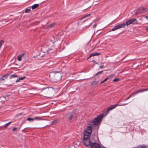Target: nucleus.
I'll return each mask as SVG.
<instances>
[{
    "mask_svg": "<svg viewBox=\"0 0 148 148\" xmlns=\"http://www.w3.org/2000/svg\"><path fill=\"white\" fill-rule=\"evenodd\" d=\"M4 43V41L3 40H1L0 41V48L1 47L2 44Z\"/></svg>",
    "mask_w": 148,
    "mask_h": 148,
    "instance_id": "412c9836",
    "label": "nucleus"
},
{
    "mask_svg": "<svg viewBox=\"0 0 148 148\" xmlns=\"http://www.w3.org/2000/svg\"><path fill=\"white\" fill-rule=\"evenodd\" d=\"M19 80H20V79H18H18H17L16 80V82H17L18 81H19Z\"/></svg>",
    "mask_w": 148,
    "mask_h": 148,
    "instance_id": "a19ab883",
    "label": "nucleus"
},
{
    "mask_svg": "<svg viewBox=\"0 0 148 148\" xmlns=\"http://www.w3.org/2000/svg\"><path fill=\"white\" fill-rule=\"evenodd\" d=\"M17 128L16 127L12 129V132H14L17 130Z\"/></svg>",
    "mask_w": 148,
    "mask_h": 148,
    "instance_id": "72a5a7b5",
    "label": "nucleus"
},
{
    "mask_svg": "<svg viewBox=\"0 0 148 148\" xmlns=\"http://www.w3.org/2000/svg\"><path fill=\"white\" fill-rule=\"evenodd\" d=\"M10 96V95H5V97H3L4 98H5V97H8L9 96Z\"/></svg>",
    "mask_w": 148,
    "mask_h": 148,
    "instance_id": "e433bc0d",
    "label": "nucleus"
},
{
    "mask_svg": "<svg viewBox=\"0 0 148 148\" xmlns=\"http://www.w3.org/2000/svg\"><path fill=\"white\" fill-rule=\"evenodd\" d=\"M126 56H125L123 59H124L125 58H126Z\"/></svg>",
    "mask_w": 148,
    "mask_h": 148,
    "instance_id": "49530a36",
    "label": "nucleus"
},
{
    "mask_svg": "<svg viewBox=\"0 0 148 148\" xmlns=\"http://www.w3.org/2000/svg\"><path fill=\"white\" fill-rule=\"evenodd\" d=\"M8 75H9V74L7 73L5 75H3V76L5 78H7L8 77Z\"/></svg>",
    "mask_w": 148,
    "mask_h": 148,
    "instance_id": "a878e982",
    "label": "nucleus"
},
{
    "mask_svg": "<svg viewBox=\"0 0 148 148\" xmlns=\"http://www.w3.org/2000/svg\"><path fill=\"white\" fill-rule=\"evenodd\" d=\"M25 77H21L20 78H18V79H20V80H22L25 79Z\"/></svg>",
    "mask_w": 148,
    "mask_h": 148,
    "instance_id": "c756f323",
    "label": "nucleus"
},
{
    "mask_svg": "<svg viewBox=\"0 0 148 148\" xmlns=\"http://www.w3.org/2000/svg\"><path fill=\"white\" fill-rule=\"evenodd\" d=\"M125 23H123L122 24L118 25L115 26L114 28H112L111 30L110 31V32L115 31L119 29L120 28H124L125 27Z\"/></svg>",
    "mask_w": 148,
    "mask_h": 148,
    "instance_id": "39448f33",
    "label": "nucleus"
},
{
    "mask_svg": "<svg viewBox=\"0 0 148 148\" xmlns=\"http://www.w3.org/2000/svg\"><path fill=\"white\" fill-rule=\"evenodd\" d=\"M12 122V121H11L8 123H6L5 125H4V127H6L8 125H9V124H10Z\"/></svg>",
    "mask_w": 148,
    "mask_h": 148,
    "instance_id": "b1692460",
    "label": "nucleus"
},
{
    "mask_svg": "<svg viewBox=\"0 0 148 148\" xmlns=\"http://www.w3.org/2000/svg\"><path fill=\"white\" fill-rule=\"evenodd\" d=\"M90 137V136L88 135H84L83 143L87 147L91 145Z\"/></svg>",
    "mask_w": 148,
    "mask_h": 148,
    "instance_id": "f03ea898",
    "label": "nucleus"
},
{
    "mask_svg": "<svg viewBox=\"0 0 148 148\" xmlns=\"http://www.w3.org/2000/svg\"><path fill=\"white\" fill-rule=\"evenodd\" d=\"M27 119V120L29 121H33L34 120V118H32L29 117Z\"/></svg>",
    "mask_w": 148,
    "mask_h": 148,
    "instance_id": "5701e85b",
    "label": "nucleus"
},
{
    "mask_svg": "<svg viewBox=\"0 0 148 148\" xmlns=\"http://www.w3.org/2000/svg\"><path fill=\"white\" fill-rule=\"evenodd\" d=\"M137 94V91L133 92L130 95L132 97L134 96L135 95Z\"/></svg>",
    "mask_w": 148,
    "mask_h": 148,
    "instance_id": "aec40b11",
    "label": "nucleus"
},
{
    "mask_svg": "<svg viewBox=\"0 0 148 148\" xmlns=\"http://www.w3.org/2000/svg\"><path fill=\"white\" fill-rule=\"evenodd\" d=\"M50 91L49 89V88L47 87L42 89L41 91L42 95L44 97H46V95L49 93Z\"/></svg>",
    "mask_w": 148,
    "mask_h": 148,
    "instance_id": "0eeeda50",
    "label": "nucleus"
},
{
    "mask_svg": "<svg viewBox=\"0 0 148 148\" xmlns=\"http://www.w3.org/2000/svg\"><path fill=\"white\" fill-rule=\"evenodd\" d=\"M138 22L136 19L132 18L127 21L126 22L125 25L128 26L130 24H138Z\"/></svg>",
    "mask_w": 148,
    "mask_h": 148,
    "instance_id": "20e7f679",
    "label": "nucleus"
},
{
    "mask_svg": "<svg viewBox=\"0 0 148 148\" xmlns=\"http://www.w3.org/2000/svg\"><path fill=\"white\" fill-rule=\"evenodd\" d=\"M34 119H38L39 120H41V119L40 117H35L34 118Z\"/></svg>",
    "mask_w": 148,
    "mask_h": 148,
    "instance_id": "cd10ccee",
    "label": "nucleus"
},
{
    "mask_svg": "<svg viewBox=\"0 0 148 148\" xmlns=\"http://www.w3.org/2000/svg\"><path fill=\"white\" fill-rule=\"evenodd\" d=\"M3 76L0 79H2V80H4V79L3 78Z\"/></svg>",
    "mask_w": 148,
    "mask_h": 148,
    "instance_id": "ea45409f",
    "label": "nucleus"
},
{
    "mask_svg": "<svg viewBox=\"0 0 148 148\" xmlns=\"http://www.w3.org/2000/svg\"><path fill=\"white\" fill-rule=\"evenodd\" d=\"M24 55L23 54L19 55L17 56V59L18 61H21L22 60L21 57H22Z\"/></svg>",
    "mask_w": 148,
    "mask_h": 148,
    "instance_id": "dca6fc26",
    "label": "nucleus"
},
{
    "mask_svg": "<svg viewBox=\"0 0 148 148\" xmlns=\"http://www.w3.org/2000/svg\"><path fill=\"white\" fill-rule=\"evenodd\" d=\"M119 80H120V79L119 78H116V79H114L113 80V81L114 82H117V81H119Z\"/></svg>",
    "mask_w": 148,
    "mask_h": 148,
    "instance_id": "bb28decb",
    "label": "nucleus"
},
{
    "mask_svg": "<svg viewBox=\"0 0 148 148\" xmlns=\"http://www.w3.org/2000/svg\"><path fill=\"white\" fill-rule=\"evenodd\" d=\"M101 145L97 143H92L91 145V148H100Z\"/></svg>",
    "mask_w": 148,
    "mask_h": 148,
    "instance_id": "9d476101",
    "label": "nucleus"
},
{
    "mask_svg": "<svg viewBox=\"0 0 148 148\" xmlns=\"http://www.w3.org/2000/svg\"><path fill=\"white\" fill-rule=\"evenodd\" d=\"M30 11V9H27L25 10V13L29 12V11Z\"/></svg>",
    "mask_w": 148,
    "mask_h": 148,
    "instance_id": "393cba45",
    "label": "nucleus"
},
{
    "mask_svg": "<svg viewBox=\"0 0 148 148\" xmlns=\"http://www.w3.org/2000/svg\"><path fill=\"white\" fill-rule=\"evenodd\" d=\"M132 96H131V95H130V96L128 97L127 98H126V99H125V100H127L128 99L131 97Z\"/></svg>",
    "mask_w": 148,
    "mask_h": 148,
    "instance_id": "c9c22d12",
    "label": "nucleus"
},
{
    "mask_svg": "<svg viewBox=\"0 0 148 148\" xmlns=\"http://www.w3.org/2000/svg\"><path fill=\"white\" fill-rule=\"evenodd\" d=\"M22 114H23V113H20V114H19V115H22Z\"/></svg>",
    "mask_w": 148,
    "mask_h": 148,
    "instance_id": "79ce46f5",
    "label": "nucleus"
},
{
    "mask_svg": "<svg viewBox=\"0 0 148 148\" xmlns=\"http://www.w3.org/2000/svg\"><path fill=\"white\" fill-rule=\"evenodd\" d=\"M51 75L54 76L56 79H61L62 77V75L60 72L53 71L51 73Z\"/></svg>",
    "mask_w": 148,
    "mask_h": 148,
    "instance_id": "7ed1b4c3",
    "label": "nucleus"
},
{
    "mask_svg": "<svg viewBox=\"0 0 148 148\" xmlns=\"http://www.w3.org/2000/svg\"><path fill=\"white\" fill-rule=\"evenodd\" d=\"M127 103H123L121 104V105H118L117 104L114 105H112L110 106V107L109 108L108 110H107V113L110 111L111 110H112V109H114L116 107L118 106H124L126 105L127 104Z\"/></svg>",
    "mask_w": 148,
    "mask_h": 148,
    "instance_id": "6e6552de",
    "label": "nucleus"
},
{
    "mask_svg": "<svg viewBox=\"0 0 148 148\" xmlns=\"http://www.w3.org/2000/svg\"><path fill=\"white\" fill-rule=\"evenodd\" d=\"M125 23H123L122 24L118 25L115 26L114 28H112L111 30L110 31V32L115 31L119 29L120 28H124L125 27Z\"/></svg>",
    "mask_w": 148,
    "mask_h": 148,
    "instance_id": "423d86ee",
    "label": "nucleus"
},
{
    "mask_svg": "<svg viewBox=\"0 0 148 148\" xmlns=\"http://www.w3.org/2000/svg\"><path fill=\"white\" fill-rule=\"evenodd\" d=\"M39 5V4H35L32 6V9H35L37 8Z\"/></svg>",
    "mask_w": 148,
    "mask_h": 148,
    "instance_id": "2eb2a0df",
    "label": "nucleus"
},
{
    "mask_svg": "<svg viewBox=\"0 0 148 148\" xmlns=\"http://www.w3.org/2000/svg\"><path fill=\"white\" fill-rule=\"evenodd\" d=\"M66 117L69 121L72 120L75 118V115L74 114H69L66 115Z\"/></svg>",
    "mask_w": 148,
    "mask_h": 148,
    "instance_id": "1a4fd4ad",
    "label": "nucleus"
},
{
    "mask_svg": "<svg viewBox=\"0 0 148 148\" xmlns=\"http://www.w3.org/2000/svg\"><path fill=\"white\" fill-rule=\"evenodd\" d=\"M101 54V53H97V52H95L93 53H92L91 54L88 58V59L90 58V57H91L92 56H97V55H99Z\"/></svg>",
    "mask_w": 148,
    "mask_h": 148,
    "instance_id": "ddd939ff",
    "label": "nucleus"
},
{
    "mask_svg": "<svg viewBox=\"0 0 148 148\" xmlns=\"http://www.w3.org/2000/svg\"><path fill=\"white\" fill-rule=\"evenodd\" d=\"M56 25V23H53L50 24L49 27H53L54 26Z\"/></svg>",
    "mask_w": 148,
    "mask_h": 148,
    "instance_id": "a211bd4d",
    "label": "nucleus"
},
{
    "mask_svg": "<svg viewBox=\"0 0 148 148\" xmlns=\"http://www.w3.org/2000/svg\"><path fill=\"white\" fill-rule=\"evenodd\" d=\"M114 77V75L112 74V75H111L110 76H108V77L110 78H110L113 77Z\"/></svg>",
    "mask_w": 148,
    "mask_h": 148,
    "instance_id": "7c9ffc66",
    "label": "nucleus"
},
{
    "mask_svg": "<svg viewBox=\"0 0 148 148\" xmlns=\"http://www.w3.org/2000/svg\"><path fill=\"white\" fill-rule=\"evenodd\" d=\"M146 18L148 19V16H146Z\"/></svg>",
    "mask_w": 148,
    "mask_h": 148,
    "instance_id": "a18cd8bd",
    "label": "nucleus"
},
{
    "mask_svg": "<svg viewBox=\"0 0 148 148\" xmlns=\"http://www.w3.org/2000/svg\"><path fill=\"white\" fill-rule=\"evenodd\" d=\"M98 82L97 81H94L92 82V85L94 86H95L97 84Z\"/></svg>",
    "mask_w": 148,
    "mask_h": 148,
    "instance_id": "f3484780",
    "label": "nucleus"
},
{
    "mask_svg": "<svg viewBox=\"0 0 148 148\" xmlns=\"http://www.w3.org/2000/svg\"><path fill=\"white\" fill-rule=\"evenodd\" d=\"M97 24H95L93 25V26L94 27H95L97 26Z\"/></svg>",
    "mask_w": 148,
    "mask_h": 148,
    "instance_id": "58836bf2",
    "label": "nucleus"
},
{
    "mask_svg": "<svg viewBox=\"0 0 148 148\" xmlns=\"http://www.w3.org/2000/svg\"><path fill=\"white\" fill-rule=\"evenodd\" d=\"M148 91V88L146 89H143L139 90L137 91V93L139 92H143Z\"/></svg>",
    "mask_w": 148,
    "mask_h": 148,
    "instance_id": "4468645a",
    "label": "nucleus"
},
{
    "mask_svg": "<svg viewBox=\"0 0 148 148\" xmlns=\"http://www.w3.org/2000/svg\"><path fill=\"white\" fill-rule=\"evenodd\" d=\"M90 14H88L87 15H85V16H84L83 17V18H85L86 17H87L88 16H90Z\"/></svg>",
    "mask_w": 148,
    "mask_h": 148,
    "instance_id": "2f4dec72",
    "label": "nucleus"
},
{
    "mask_svg": "<svg viewBox=\"0 0 148 148\" xmlns=\"http://www.w3.org/2000/svg\"><path fill=\"white\" fill-rule=\"evenodd\" d=\"M18 77L16 75H12L10 77V78L11 79L12 78H13L14 77Z\"/></svg>",
    "mask_w": 148,
    "mask_h": 148,
    "instance_id": "4be33fe9",
    "label": "nucleus"
},
{
    "mask_svg": "<svg viewBox=\"0 0 148 148\" xmlns=\"http://www.w3.org/2000/svg\"><path fill=\"white\" fill-rule=\"evenodd\" d=\"M135 148H139V147H138V146L136 147H135Z\"/></svg>",
    "mask_w": 148,
    "mask_h": 148,
    "instance_id": "de8ad7c7",
    "label": "nucleus"
},
{
    "mask_svg": "<svg viewBox=\"0 0 148 148\" xmlns=\"http://www.w3.org/2000/svg\"><path fill=\"white\" fill-rule=\"evenodd\" d=\"M110 79V78L108 77L107 78H106L105 79H104L103 81H102L101 83V84L103 83L104 82H105L107 81L108 79Z\"/></svg>",
    "mask_w": 148,
    "mask_h": 148,
    "instance_id": "6ab92c4d",
    "label": "nucleus"
},
{
    "mask_svg": "<svg viewBox=\"0 0 148 148\" xmlns=\"http://www.w3.org/2000/svg\"><path fill=\"white\" fill-rule=\"evenodd\" d=\"M140 13H144L147 11V8H140L138 9Z\"/></svg>",
    "mask_w": 148,
    "mask_h": 148,
    "instance_id": "f8f14e48",
    "label": "nucleus"
},
{
    "mask_svg": "<svg viewBox=\"0 0 148 148\" xmlns=\"http://www.w3.org/2000/svg\"><path fill=\"white\" fill-rule=\"evenodd\" d=\"M139 148H145L146 147L145 146H138Z\"/></svg>",
    "mask_w": 148,
    "mask_h": 148,
    "instance_id": "473e14b6",
    "label": "nucleus"
},
{
    "mask_svg": "<svg viewBox=\"0 0 148 148\" xmlns=\"http://www.w3.org/2000/svg\"><path fill=\"white\" fill-rule=\"evenodd\" d=\"M83 24L84 26L87 27L90 26L91 24V23L90 21V20H87L83 22Z\"/></svg>",
    "mask_w": 148,
    "mask_h": 148,
    "instance_id": "9b49d317",
    "label": "nucleus"
},
{
    "mask_svg": "<svg viewBox=\"0 0 148 148\" xmlns=\"http://www.w3.org/2000/svg\"><path fill=\"white\" fill-rule=\"evenodd\" d=\"M138 13L137 12H135V14H137Z\"/></svg>",
    "mask_w": 148,
    "mask_h": 148,
    "instance_id": "37998d69",
    "label": "nucleus"
},
{
    "mask_svg": "<svg viewBox=\"0 0 148 148\" xmlns=\"http://www.w3.org/2000/svg\"><path fill=\"white\" fill-rule=\"evenodd\" d=\"M57 123V121L56 120H54L52 121V124L53 123Z\"/></svg>",
    "mask_w": 148,
    "mask_h": 148,
    "instance_id": "f704fd0d",
    "label": "nucleus"
},
{
    "mask_svg": "<svg viewBox=\"0 0 148 148\" xmlns=\"http://www.w3.org/2000/svg\"><path fill=\"white\" fill-rule=\"evenodd\" d=\"M103 116V114H102L94 119L93 121L91 122L90 124V126H88L86 128V130L84 131V135L90 136L92 132V127H94L95 126L101 123Z\"/></svg>",
    "mask_w": 148,
    "mask_h": 148,
    "instance_id": "f257e3e1",
    "label": "nucleus"
},
{
    "mask_svg": "<svg viewBox=\"0 0 148 148\" xmlns=\"http://www.w3.org/2000/svg\"><path fill=\"white\" fill-rule=\"evenodd\" d=\"M92 62H95V60H93Z\"/></svg>",
    "mask_w": 148,
    "mask_h": 148,
    "instance_id": "c03bdc74",
    "label": "nucleus"
},
{
    "mask_svg": "<svg viewBox=\"0 0 148 148\" xmlns=\"http://www.w3.org/2000/svg\"><path fill=\"white\" fill-rule=\"evenodd\" d=\"M103 71H101L98 72V73L96 74L95 75H97L101 73Z\"/></svg>",
    "mask_w": 148,
    "mask_h": 148,
    "instance_id": "c85d7f7f",
    "label": "nucleus"
},
{
    "mask_svg": "<svg viewBox=\"0 0 148 148\" xmlns=\"http://www.w3.org/2000/svg\"><path fill=\"white\" fill-rule=\"evenodd\" d=\"M104 66H103V65H101L100 66V68H103L104 67Z\"/></svg>",
    "mask_w": 148,
    "mask_h": 148,
    "instance_id": "4c0bfd02",
    "label": "nucleus"
},
{
    "mask_svg": "<svg viewBox=\"0 0 148 148\" xmlns=\"http://www.w3.org/2000/svg\"><path fill=\"white\" fill-rule=\"evenodd\" d=\"M147 29V31L148 32V28Z\"/></svg>",
    "mask_w": 148,
    "mask_h": 148,
    "instance_id": "09e8293b",
    "label": "nucleus"
}]
</instances>
